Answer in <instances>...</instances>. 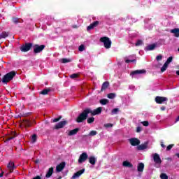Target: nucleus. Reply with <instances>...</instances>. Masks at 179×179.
<instances>
[{
	"label": "nucleus",
	"mask_w": 179,
	"mask_h": 179,
	"mask_svg": "<svg viewBox=\"0 0 179 179\" xmlns=\"http://www.w3.org/2000/svg\"><path fill=\"white\" fill-rule=\"evenodd\" d=\"M92 113L90 111V108H85L76 118V122L80 123L87 120V117H89V114Z\"/></svg>",
	"instance_id": "nucleus-1"
},
{
	"label": "nucleus",
	"mask_w": 179,
	"mask_h": 179,
	"mask_svg": "<svg viewBox=\"0 0 179 179\" xmlns=\"http://www.w3.org/2000/svg\"><path fill=\"white\" fill-rule=\"evenodd\" d=\"M16 76V71H12L3 76L1 80L3 83L6 84L13 79Z\"/></svg>",
	"instance_id": "nucleus-2"
},
{
	"label": "nucleus",
	"mask_w": 179,
	"mask_h": 179,
	"mask_svg": "<svg viewBox=\"0 0 179 179\" xmlns=\"http://www.w3.org/2000/svg\"><path fill=\"white\" fill-rule=\"evenodd\" d=\"M33 48L34 54H40V52H43L44 48H45V45L35 44L33 45Z\"/></svg>",
	"instance_id": "nucleus-3"
},
{
	"label": "nucleus",
	"mask_w": 179,
	"mask_h": 179,
	"mask_svg": "<svg viewBox=\"0 0 179 179\" xmlns=\"http://www.w3.org/2000/svg\"><path fill=\"white\" fill-rule=\"evenodd\" d=\"M100 41H101V43H103L105 48H111V41L110 40V38L106 36L102 37L100 38Z\"/></svg>",
	"instance_id": "nucleus-4"
},
{
	"label": "nucleus",
	"mask_w": 179,
	"mask_h": 179,
	"mask_svg": "<svg viewBox=\"0 0 179 179\" xmlns=\"http://www.w3.org/2000/svg\"><path fill=\"white\" fill-rule=\"evenodd\" d=\"M31 47H33V43H26L20 47V51H22V52H27V51H30L31 50Z\"/></svg>",
	"instance_id": "nucleus-5"
},
{
	"label": "nucleus",
	"mask_w": 179,
	"mask_h": 179,
	"mask_svg": "<svg viewBox=\"0 0 179 179\" xmlns=\"http://www.w3.org/2000/svg\"><path fill=\"white\" fill-rule=\"evenodd\" d=\"M89 158V155H87V153L86 152H83L78 159V163L80 164H82V163L86 162L87 160V159Z\"/></svg>",
	"instance_id": "nucleus-6"
},
{
	"label": "nucleus",
	"mask_w": 179,
	"mask_h": 179,
	"mask_svg": "<svg viewBox=\"0 0 179 179\" xmlns=\"http://www.w3.org/2000/svg\"><path fill=\"white\" fill-rule=\"evenodd\" d=\"M169 100V99H167V97H163V96H156L155 97V103H157V104H163V103H164V101H167Z\"/></svg>",
	"instance_id": "nucleus-7"
},
{
	"label": "nucleus",
	"mask_w": 179,
	"mask_h": 179,
	"mask_svg": "<svg viewBox=\"0 0 179 179\" xmlns=\"http://www.w3.org/2000/svg\"><path fill=\"white\" fill-rule=\"evenodd\" d=\"M129 142L131 146H138V145H141V141L136 138H130Z\"/></svg>",
	"instance_id": "nucleus-8"
},
{
	"label": "nucleus",
	"mask_w": 179,
	"mask_h": 179,
	"mask_svg": "<svg viewBox=\"0 0 179 179\" xmlns=\"http://www.w3.org/2000/svg\"><path fill=\"white\" fill-rule=\"evenodd\" d=\"M102 110H103L102 107H99L94 109V110H92V109H90V114H92V115H99V114H101Z\"/></svg>",
	"instance_id": "nucleus-9"
},
{
	"label": "nucleus",
	"mask_w": 179,
	"mask_h": 179,
	"mask_svg": "<svg viewBox=\"0 0 179 179\" xmlns=\"http://www.w3.org/2000/svg\"><path fill=\"white\" fill-rule=\"evenodd\" d=\"M153 160L156 164H162V159L160 158V155H159V154H153Z\"/></svg>",
	"instance_id": "nucleus-10"
},
{
	"label": "nucleus",
	"mask_w": 179,
	"mask_h": 179,
	"mask_svg": "<svg viewBox=\"0 0 179 179\" xmlns=\"http://www.w3.org/2000/svg\"><path fill=\"white\" fill-rule=\"evenodd\" d=\"M7 168L9 170V173H13V171L16 169V166H15V163L12 161H10L7 165Z\"/></svg>",
	"instance_id": "nucleus-11"
},
{
	"label": "nucleus",
	"mask_w": 179,
	"mask_h": 179,
	"mask_svg": "<svg viewBox=\"0 0 179 179\" xmlns=\"http://www.w3.org/2000/svg\"><path fill=\"white\" fill-rule=\"evenodd\" d=\"M68 124L66 120L61 121L55 126L54 129H60V128H64V125Z\"/></svg>",
	"instance_id": "nucleus-12"
},
{
	"label": "nucleus",
	"mask_w": 179,
	"mask_h": 179,
	"mask_svg": "<svg viewBox=\"0 0 179 179\" xmlns=\"http://www.w3.org/2000/svg\"><path fill=\"white\" fill-rule=\"evenodd\" d=\"M99 23H100V22H99V21H94V22L90 24V26H88L87 27V31H90V30H93V29H94V27H97V26H99Z\"/></svg>",
	"instance_id": "nucleus-13"
},
{
	"label": "nucleus",
	"mask_w": 179,
	"mask_h": 179,
	"mask_svg": "<svg viewBox=\"0 0 179 179\" xmlns=\"http://www.w3.org/2000/svg\"><path fill=\"white\" fill-rule=\"evenodd\" d=\"M66 164L65 162H61L59 165L56 166V171L57 173H61L64 169H65Z\"/></svg>",
	"instance_id": "nucleus-14"
},
{
	"label": "nucleus",
	"mask_w": 179,
	"mask_h": 179,
	"mask_svg": "<svg viewBox=\"0 0 179 179\" xmlns=\"http://www.w3.org/2000/svg\"><path fill=\"white\" fill-rule=\"evenodd\" d=\"M84 173H85V169H83L77 171L76 173H75L71 178L72 179L78 178V177H80V176H82V174H83Z\"/></svg>",
	"instance_id": "nucleus-15"
},
{
	"label": "nucleus",
	"mask_w": 179,
	"mask_h": 179,
	"mask_svg": "<svg viewBox=\"0 0 179 179\" xmlns=\"http://www.w3.org/2000/svg\"><path fill=\"white\" fill-rule=\"evenodd\" d=\"M17 136V134L15 131H12L10 136L6 138V142H9V141H12V139H15Z\"/></svg>",
	"instance_id": "nucleus-16"
},
{
	"label": "nucleus",
	"mask_w": 179,
	"mask_h": 179,
	"mask_svg": "<svg viewBox=\"0 0 179 179\" xmlns=\"http://www.w3.org/2000/svg\"><path fill=\"white\" fill-rule=\"evenodd\" d=\"M148 142H145L143 144L138 145L136 148L137 150H145L148 149Z\"/></svg>",
	"instance_id": "nucleus-17"
},
{
	"label": "nucleus",
	"mask_w": 179,
	"mask_h": 179,
	"mask_svg": "<svg viewBox=\"0 0 179 179\" xmlns=\"http://www.w3.org/2000/svg\"><path fill=\"white\" fill-rule=\"evenodd\" d=\"M143 73H146V71L145 69L134 71L131 73V75H142Z\"/></svg>",
	"instance_id": "nucleus-18"
},
{
	"label": "nucleus",
	"mask_w": 179,
	"mask_h": 179,
	"mask_svg": "<svg viewBox=\"0 0 179 179\" xmlns=\"http://www.w3.org/2000/svg\"><path fill=\"white\" fill-rule=\"evenodd\" d=\"M34 122V120L33 122L30 121L29 119H24L23 120V124L25 127H31V124Z\"/></svg>",
	"instance_id": "nucleus-19"
},
{
	"label": "nucleus",
	"mask_w": 179,
	"mask_h": 179,
	"mask_svg": "<svg viewBox=\"0 0 179 179\" xmlns=\"http://www.w3.org/2000/svg\"><path fill=\"white\" fill-rule=\"evenodd\" d=\"M79 131H80L79 128H76L73 130H71L69 132L68 135H69V136H73V135H76V134H78V132H79Z\"/></svg>",
	"instance_id": "nucleus-20"
},
{
	"label": "nucleus",
	"mask_w": 179,
	"mask_h": 179,
	"mask_svg": "<svg viewBox=\"0 0 179 179\" xmlns=\"http://www.w3.org/2000/svg\"><path fill=\"white\" fill-rule=\"evenodd\" d=\"M108 86H110V83L108 81H106L102 84L101 92H104Z\"/></svg>",
	"instance_id": "nucleus-21"
},
{
	"label": "nucleus",
	"mask_w": 179,
	"mask_h": 179,
	"mask_svg": "<svg viewBox=\"0 0 179 179\" xmlns=\"http://www.w3.org/2000/svg\"><path fill=\"white\" fill-rule=\"evenodd\" d=\"M144 169H145V164L141 162L138 164L137 166V171H138L139 173H142Z\"/></svg>",
	"instance_id": "nucleus-22"
},
{
	"label": "nucleus",
	"mask_w": 179,
	"mask_h": 179,
	"mask_svg": "<svg viewBox=\"0 0 179 179\" xmlns=\"http://www.w3.org/2000/svg\"><path fill=\"white\" fill-rule=\"evenodd\" d=\"M122 166H124V167H129V169H132L134 167V165L128 161H124Z\"/></svg>",
	"instance_id": "nucleus-23"
},
{
	"label": "nucleus",
	"mask_w": 179,
	"mask_h": 179,
	"mask_svg": "<svg viewBox=\"0 0 179 179\" xmlns=\"http://www.w3.org/2000/svg\"><path fill=\"white\" fill-rule=\"evenodd\" d=\"M52 173H54V168L53 167H50L48 169V173L45 175L46 178H50V177H51V176H52Z\"/></svg>",
	"instance_id": "nucleus-24"
},
{
	"label": "nucleus",
	"mask_w": 179,
	"mask_h": 179,
	"mask_svg": "<svg viewBox=\"0 0 179 179\" xmlns=\"http://www.w3.org/2000/svg\"><path fill=\"white\" fill-rule=\"evenodd\" d=\"M156 43L151 44L145 48L147 51H153L156 48Z\"/></svg>",
	"instance_id": "nucleus-25"
},
{
	"label": "nucleus",
	"mask_w": 179,
	"mask_h": 179,
	"mask_svg": "<svg viewBox=\"0 0 179 179\" xmlns=\"http://www.w3.org/2000/svg\"><path fill=\"white\" fill-rule=\"evenodd\" d=\"M171 33H173L175 37H179V28H174L171 29Z\"/></svg>",
	"instance_id": "nucleus-26"
},
{
	"label": "nucleus",
	"mask_w": 179,
	"mask_h": 179,
	"mask_svg": "<svg viewBox=\"0 0 179 179\" xmlns=\"http://www.w3.org/2000/svg\"><path fill=\"white\" fill-rule=\"evenodd\" d=\"M8 36H9V32L3 31L0 34V40H2V38H6V37H8Z\"/></svg>",
	"instance_id": "nucleus-27"
},
{
	"label": "nucleus",
	"mask_w": 179,
	"mask_h": 179,
	"mask_svg": "<svg viewBox=\"0 0 179 179\" xmlns=\"http://www.w3.org/2000/svg\"><path fill=\"white\" fill-rule=\"evenodd\" d=\"M96 159L94 157H89V163H90V164H92V166H94V164H96Z\"/></svg>",
	"instance_id": "nucleus-28"
},
{
	"label": "nucleus",
	"mask_w": 179,
	"mask_h": 179,
	"mask_svg": "<svg viewBox=\"0 0 179 179\" xmlns=\"http://www.w3.org/2000/svg\"><path fill=\"white\" fill-rule=\"evenodd\" d=\"M49 92H51V90L50 88L44 89L40 92V94H43V96H45L46 94H48Z\"/></svg>",
	"instance_id": "nucleus-29"
},
{
	"label": "nucleus",
	"mask_w": 179,
	"mask_h": 179,
	"mask_svg": "<svg viewBox=\"0 0 179 179\" xmlns=\"http://www.w3.org/2000/svg\"><path fill=\"white\" fill-rule=\"evenodd\" d=\"M12 22L15 24H17V23H21L20 20L19 18H17V17H12Z\"/></svg>",
	"instance_id": "nucleus-30"
},
{
	"label": "nucleus",
	"mask_w": 179,
	"mask_h": 179,
	"mask_svg": "<svg viewBox=\"0 0 179 179\" xmlns=\"http://www.w3.org/2000/svg\"><path fill=\"white\" fill-rule=\"evenodd\" d=\"M168 66H169V64H167V63H164L163 66L161 68V72H165Z\"/></svg>",
	"instance_id": "nucleus-31"
},
{
	"label": "nucleus",
	"mask_w": 179,
	"mask_h": 179,
	"mask_svg": "<svg viewBox=\"0 0 179 179\" xmlns=\"http://www.w3.org/2000/svg\"><path fill=\"white\" fill-rule=\"evenodd\" d=\"M99 103L102 104V106H106L108 103V99H103L99 101Z\"/></svg>",
	"instance_id": "nucleus-32"
},
{
	"label": "nucleus",
	"mask_w": 179,
	"mask_h": 179,
	"mask_svg": "<svg viewBox=\"0 0 179 179\" xmlns=\"http://www.w3.org/2000/svg\"><path fill=\"white\" fill-rule=\"evenodd\" d=\"M97 134V131L96 130H92L89 134L88 136H96V134Z\"/></svg>",
	"instance_id": "nucleus-33"
},
{
	"label": "nucleus",
	"mask_w": 179,
	"mask_h": 179,
	"mask_svg": "<svg viewBox=\"0 0 179 179\" xmlns=\"http://www.w3.org/2000/svg\"><path fill=\"white\" fill-rule=\"evenodd\" d=\"M87 124H93L94 122V117H88L87 120Z\"/></svg>",
	"instance_id": "nucleus-34"
},
{
	"label": "nucleus",
	"mask_w": 179,
	"mask_h": 179,
	"mask_svg": "<svg viewBox=\"0 0 179 179\" xmlns=\"http://www.w3.org/2000/svg\"><path fill=\"white\" fill-rule=\"evenodd\" d=\"M71 79H77L79 78V73H73L70 76Z\"/></svg>",
	"instance_id": "nucleus-35"
},
{
	"label": "nucleus",
	"mask_w": 179,
	"mask_h": 179,
	"mask_svg": "<svg viewBox=\"0 0 179 179\" xmlns=\"http://www.w3.org/2000/svg\"><path fill=\"white\" fill-rule=\"evenodd\" d=\"M108 99H115V93H110L107 95Z\"/></svg>",
	"instance_id": "nucleus-36"
},
{
	"label": "nucleus",
	"mask_w": 179,
	"mask_h": 179,
	"mask_svg": "<svg viewBox=\"0 0 179 179\" xmlns=\"http://www.w3.org/2000/svg\"><path fill=\"white\" fill-rule=\"evenodd\" d=\"M61 62H62V64H66L68 62H71V59H66V58H63L61 59Z\"/></svg>",
	"instance_id": "nucleus-37"
},
{
	"label": "nucleus",
	"mask_w": 179,
	"mask_h": 179,
	"mask_svg": "<svg viewBox=\"0 0 179 179\" xmlns=\"http://www.w3.org/2000/svg\"><path fill=\"white\" fill-rule=\"evenodd\" d=\"M31 141H32L33 143H34L37 141V134H33L32 135Z\"/></svg>",
	"instance_id": "nucleus-38"
},
{
	"label": "nucleus",
	"mask_w": 179,
	"mask_h": 179,
	"mask_svg": "<svg viewBox=\"0 0 179 179\" xmlns=\"http://www.w3.org/2000/svg\"><path fill=\"white\" fill-rule=\"evenodd\" d=\"M142 44H143V41L138 40L137 42L136 43L135 45H136V47H139V45H142Z\"/></svg>",
	"instance_id": "nucleus-39"
},
{
	"label": "nucleus",
	"mask_w": 179,
	"mask_h": 179,
	"mask_svg": "<svg viewBox=\"0 0 179 179\" xmlns=\"http://www.w3.org/2000/svg\"><path fill=\"white\" fill-rule=\"evenodd\" d=\"M171 62H173V57H169L166 62H165L167 65H169V64H171Z\"/></svg>",
	"instance_id": "nucleus-40"
},
{
	"label": "nucleus",
	"mask_w": 179,
	"mask_h": 179,
	"mask_svg": "<svg viewBox=\"0 0 179 179\" xmlns=\"http://www.w3.org/2000/svg\"><path fill=\"white\" fill-rule=\"evenodd\" d=\"M160 178L161 179H169V176L166 173H162L160 175Z\"/></svg>",
	"instance_id": "nucleus-41"
},
{
	"label": "nucleus",
	"mask_w": 179,
	"mask_h": 179,
	"mask_svg": "<svg viewBox=\"0 0 179 179\" xmlns=\"http://www.w3.org/2000/svg\"><path fill=\"white\" fill-rule=\"evenodd\" d=\"M118 111H120V109H119V108H114V109L112 110V111H111L112 115L117 114Z\"/></svg>",
	"instance_id": "nucleus-42"
},
{
	"label": "nucleus",
	"mask_w": 179,
	"mask_h": 179,
	"mask_svg": "<svg viewBox=\"0 0 179 179\" xmlns=\"http://www.w3.org/2000/svg\"><path fill=\"white\" fill-rule=\"evenodd\" d=\"M78 51H85V45H80L78 48Z\"/></svg>",
	"instance_id": "nucleus-43"
},
{
	"label": "nucleus",
	"mask_w": 179,
	"mask_h": 179,
	"mask_svg": "<svg viewBox=\"0 0 179 179\" xmlns=\"http://www.w3.org/2000/svg\"><path fill=\"white\" fill-rule=\"evenodd\" d=\"M143 127H149V122L148 121H143L141 122Z\"/></svg>",
	"instance_id": "nucleus-44"
},
{
	"label": "nucleus",
	"mask_w": 179,
	"mask_h": 179,
	"mask_svg": "<svg viewBox=\"0 0 179 179\" xmlns=\"http://www.w3.org/2000/svg\"><path fill=\"white\" fill-rule=\"evenodd\" d=\"M173 146H174V144H170L169 145H168L166 147V150H168V151L171 150V149H173Z\"/></svg>",
	"instance_id": "nucleus-45"
},
{
	"label": "nucleus",
	"mask_w": 179,
	"mask_h": 179,
	"mask_svg": "<svg viewBox=\"0 0 179 179\" xmlns=\"http://www.w3.org/2000/svg\"><path fill=\"white\" fill-rule=\"evenodd\" d=\"M114 124H111V123H108L104 124V127H106V128H111L113 127Z\"/></svg>",
	"instance_id": "nucleus-46"
},
{
	"label": "nucleus",
	"mask_w": 179,
	"mask_h": 179,
	"mask_svg": "<svg viewBox=\"0 0 179 179\" xmlns=\"http://www.w3.org/2000/svg\"><path fill=\"white\" fill-rule=\"evenodd\" d=\"M136 59H125L126 64H129V62H136Z\"/></svg>",
	"instance_id": "nucleus-47"
},
{
	"label": "nucleus",
	"mask_w": 179,
	"mask_h": 179,
	"mask_svg": "<svg viewBox=\"0 0 179 179\" xmlns=\"http://www.w3.org/2000/svg\"><path fill=\"white\" fill-rule=\"evenodd\" d=\"M162 59H163V56L162 55H158L156 57L157 61H162Z\"/></svg>",
	"instance_id": "nucleus-48"
},
{
	"label": "nucleus",
	"mask_w": 179,
	"mask_h": 179,
	"mask_svg": "<svg viewBox=\"0 0 179 179\" xmlns=\"http://www.w3.org/2000/svg\"><path fill=\"white\" fill-rule=\"evenodd\" d=\"M61 118H62V116H60V117H59L57 118H55L53 120V122H58V121H59V120H61Z\"/></svg>",
	"instance_id": "nucleus-49"
},
{
	"label": "nucleus",
	"mask_w": 179,
	"mask_h": 179,
	"mask_svg": "<svg viewBox=\"0 0 179 179\" xmlns=\"http://www.w3.org/2000/svg\"><path fill=\"white\" fill-rule=\"evenodd\" d=\"M141 131H142V127H138L136 128V132L139 133V132H141Z\"/></svg>",
	"instance_id": "nucleus-50"
},
{
	"label": "nucleus",
	"mask_w": 179,
	"mask_h": 179,
	"mask_svg": "<svg viewBox=\"0 0 179 179\" xmlns=\"http://www.w3.org/2000/svg\"><path fill=\"white\" fill-rule=\"evenodd\" d=\"M32 179H41V177L40 176H37L33 178Z\"/></svg>",
	"instance_id": "nucleus-51"
},
{
	"label": "nucleus",
	"mask_w": 179,
	"mask_h": 179,
	"mask_svg": "<svg viewBox=\"0 0 179 179\" xmlns=\"http://www.w3.org/2000/svg\"><path fill=\"white\" fill-rule=\"evenodd\" d=\"M164 110H166V106H162L161 107V110L164 111Z\"/></svg>",
	"instance_id": "nucleus-52"
},
{
	"label": "nucleus",
	"mask_w": 179,
	"mask_h": 179,
	"mask_svg": "<svg viewBox=\"0 0 179 179\" xmlns=\"http://www.w3.org/2000/svg\"><path fill=\"white\" fill-rule=\"evenodd\" d=\"M161 146L162 148H166V145L163 143V142H161Z\"/></svg>",
	"instance_id": "nucleus-53"
},
{
	"label": "nucleus",
	"mask_w": 179,
	"mask_h": 179,
	"mask_svg": "<svg viewBox=\"0 0 179 179\" xmlns=\"http://www.w3.org/2000/svg\"><path fill=\"white\" fill-rule=\"evenodd\" d=\"M72 28H73V29H78V25H73V26H72Z\"/></svg>",
	"instance_id": "nucleus-54"
},
{
	"label": "nucleus",
	"mask_w": 179,
	"mask_h": 179,
	"mask_svg": "<svg viewBox=\"0 0 179 179\" xmlns=\"http://www.w3.org/2000/svg\"><path fill=\"white\" fill-rule=\"evenodd\" d=\"M1 177H3V172H1V173H0V178Z\"/></svg>",
	"instance_id": "nucleus-55"
},
{
	"label": "nucleus",
	"mask_w": 179,
	"mask_h": 179,
	"mask_svg": "<svg viewBox=\"0 0 179 179\" xmlns=\"http://www.w3.org/2000/svg\"><path fill=\"white\" fill-rule=\"evenodd\" d=\"M179 121V115L178 116V117L176 118V122Z\"/></svg>",
	"instance_id": "nucleus-56"
},
{
	"label": "nucleus",
	"mask_w": 179,
	"mask_h": 179,
	"mask_svg": "<svg viewBox=\"0 0 179 179\" xmlns=\"http://www.w3.org/2000/svg\"><path fill=\"white\" fill-rule=\"evenodd\" d=\"M176 75H178V76H179V71H176Z\"/></svg>",
	"instance_id": "nucleus-57"
},
{
	"label": "nucleus",
	"mask_w": 179,
	"mask_h": 179,
	"mask_svg": "<svg viewBox=\"0 0 179 179\" xmlns=\"http://www.w3.org/2000/svg\"><path fill=\"white\" fill-rule=\"evenodd\" d=\"M38 162H39V160H36V161H35V163L37 164V163H38Z\"/></svg>",
	"instance_id": "nucleus-58"
},
{
	"label": "nucleus",
	"mask_w": 179,
	"mask_h": 179,
	"mask_svg": "<svg viewBox=\"0 0 179 179\" xmlns=\"http://www.w3.org/2000/svg\"><path fill=\"white\" fill-rule=\"evenodd\" d=\"M178 51L179 52V48H178Z\"/></svg>",
	"instance_id": "nucleus-59"
},
{
	"label": "nucleus",
	"mask_w": 179,
	"mask_h": 179,
	"mask_svg": "<svg viewBox=\"0 0 179 179\" xmlns=\"http://www.w3.org/2000/svg\"><path fill=\"white\" fill-rule=\"evenodd\" d=\"M0 76H1V73H0Z\"/></svg>",
	"instance_id": "nucleus-60"
}]
</instances>
